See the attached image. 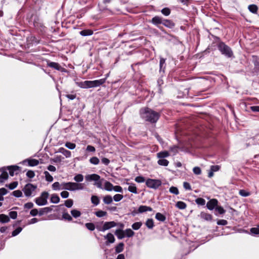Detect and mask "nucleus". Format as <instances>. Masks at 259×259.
Returning a JSON list of instances; mask_svg holds the SVG:
<instances>
[{
	"label": "nucleus",
	"instance_id": "1",
	"mask_svg": "<svg viewBox=\"0 0 259 259\" xmlns=\"http://www.w3.org/2000/svg\"><path fill=\"white\" fill-rule=\"evenodd\" d=\"M141 113L143 118L152 123L156 122L159 117L158 113L149 108L142 109Z\"/></svg>",
	"mask_w": 259,
	"mask_h": 259
},
{
	"label": "nucleus",
	"instance_id": "2",
	"mask_svg": "<svg viewBox=\"0 0 259 259\" xmlns=\"http://www.w3.org/2000/svg\"><path fill=\"white\" fill-rule=\"evenodd\" d=\"M61 189L69 191H75L82 190L83 189L82 184L75 182L62 183L61 184Z\"/></svg>",
	"mask_w": 259,
	"mask_h": 259
},
{
	"label": "nucleus",
	"instance_id": "3",
	"mask_svg": "<svg viewBox=\"0 0 259 259\" xmlns=\"http://www.w3.org/2000/svg\"><path fill=\"white\" fill-rule=\"evenodd\" d=\"M219 50L222 53L228 57H231L233 56V52L230 47L224 43H220L219 46Z\"/></svg>",
	"mask_w": 259,
	"mask_h": 259
},
{
	"label": "nucleus",
	"instance_id": "4",
	"mask_svg": "<svg viewBox=\"0 0 259 259\" xmlns=\"http://www.w3.org/2000/svg\"><path fill=\"white\" fill-rule=\"evenodd\" d=\"M105 82V79H101L93 81L87 80L84 81V84L85 85V88H90L100 86L103 84Z\"/></svg>",
	"mask_w": 259,
	"mask_h": 259
},
{
	"label": "nucleus",
	"instance_id": "5",
	"mask_svg": "<svg viewBox=\"0 0 259 259\" xmlns=\"http://www.w3.org/2000/svg\"><path fill=\"white\" fill-rule=\"evenodd\" d=\"M49 193L47 192H43L41 196L35 199L36 203L38 205H44L47 203V199Z\"/></svg>",
	"mask_w": 259,
	"mask_h": 259
},
{
	"label": "nucleus",
	"instance_id": "6",
	"mask_svg": "<svg viewBox=\"0 0 259 259\" xmlns=\"http://www.w3.org/2000/svg\"><path fill=\"white\" fill-rule=\"evenodd\" d=\"M37 188V186L35 185H33L32 184H26L24 188L23 189V191L24 193V194L27 197H30L32 192L34 191Z\"/></svg>",
	"mask_w": 259,
	"mask_h": 259
},
{
	"label": "nucleus",
	"instance_id": "7",
	"mask_svg": "<svg viewBox=\"0 0 259 259\" xmlns=\"http://www.w3.org/2000/svg\"><path fill=\"white\" fill-rule=\"evenodd\" d=\"M146 184L149 188L157 189L161 185V182L159 180L149 179L147 180Z\"/></svg>",
	"mask_w": 259,
	"mask_h": 259
},
{
	"label": "nucleus",
	"instance_id": "8",
	"mask_svg": "<svg viewBox=\"0 0 259 259\" xmlns=\"http://www.w3.org/2000/svg\"><path fill=\"white\" fill-rule=\"evenodd\" d=\"M116 225L117 224L114 221L105 222L103 226L102 231H105V230L116 226Z\"/></svg>",
	"mask_w": 259,
	"mask_h": 259
},
{
	"label": "nucleus",
	"instance_id": "9",
	"mask_svg": "<svg viewBox=\"0 0 259 259\" xmlns=\"http://www.w3.org/2000/svg\"><path fill=\"white\" fill-rule=\"evenodd\" d=\"M218 201L215 199H212L207 202L206 206L209 210H212L214 207H216L218 205Z\"/></svg>",
	"mask_w": 259,
	"mask_h": 259
},
{
	"label": "nucleus",
	"instance_id": "10",
	"mask_svg": "<svg viewBox=\"0 0 259 259\" xmlns=\"http://www.w3.org/2000/svg\"><path fill=\"white\" fill-rule=\"evenodd\" d=\"M100 177L97 174L89 175L85 176V179L89 181H98L100 180Z\"/></svg>",
	"mask_w": 259,
	"mask_h": 259
},
{
	"label": "nucleus",
	"instance_id": "11",
	"mask_svg": "<svg viewBox=\"0 0 259 259\" xmlns=\"http://www.w3.org/2000/svg\"><path fill=\"white\" fill-rule=\"evenodd\" d=\"M170 155L169 153L166 151H163L157 153V157L159 159H164L165 157H167Z\"/></svg>",
	"mask_w": 259,
	"mask_h": 259
},
{
	"label": "nucleus",
	"instance_id": "12",
	"mask_svg": "<svg viewBox=\"0 0 259 259\" xmlns=\"http://www.w3.org/2000/svg\"><path fill=\"white\" fill-rule=\"evenodd\" d=\"M58 152L62 153L67 158L70 157L71 155L70 151L67 150L62 147L59 149Z\"/></svg>",
	"mask_w": 259,
	"mask_h": 259
},
{
	"label": "nucleus",
	"instance_id": "13",
	"mask_svg": "<svg viewBox=\"0 0 259 259\" xmlns=\"http://www.w3.org/2000/svg\"><path fill=\"white\" fill-rule=\"evenodd\" d=\"M115 234L119 239H122L125 237L124 232L122 230H116L115 232Z\"/></svg>",
	"mask_w": 259,
	"mask_h": 259
},
{
	"label": "nucleus",
	"instance_id": "14",
	"mask_svg": "<svg viewBox=\"0 0 259 259\" xmlns=\"http://www.w3.org/2000/svg\"><path fill=\"white\" fill-rule=\"evenodd\" d=\"M104 238L107 239L108 242L110 243H113L115 241V238L113 235L111 233L107 234L104 236Z\"/></svg>",
	"mask_w": 259,
	"mask_h": 259
},
{
	"label": "nucleus",
	"instance_id": "15",
	"mask_svg": "<svg viewBox=\"0 0 259 259\" xmlns=\"http://www.w3.org/2000/svg\"><path fill=\"white\" fill-rule=\"evenodd\" d=\"M201 218L204 219L206 221H210L212 220V215L210 214L205 213V212H201L200 215Z\"/></svg>",
	"mask_w": 259,
	"mask_h": 259
},
{
	"label": "nucleus",
	"instance_id": "16",
	"mask_svg": "<svg viewBox=\"0 0 259 259\" xmlns=\"http://www.w3.org/2000/svg\"><path fill=\"white\" fill-rule=\"evenodd\" d=\"M152 209L151 207L145 206V205H141L139 207L138 211L139 212L142 213L147 211H152Z\"/></svg>",
	"mask_w": 259,
	"mask_h": 259
},
{
	"label": "nucleus",
	"instance_id": "17",
	"mask_svg": "<svg viewBox=\"0 0 259 259\" xmlns=\"http://www.w3.org/2000/svg\"><path fill=\"white\" fill-rule=\"evenodd\" d=\"M8 168L9 170L10 175L13 176L14 171L19 170V167L17 165H12L8 166Z\"/></svg>",
	"mask_w": 259,
	"mask_h": 259
},
{
	"label": "nucleus",
	"instance_id": "18",
	"mask_svg": "<svg viewBox=\"0 0 259 259\" xmlns=\"http://www.w3.org/2000/svg\"><path fill=\"white\" fill-rule=\"evenodd\" d=\"M113 185L109 182L106 181L104 183V189L108 191H113Z\"/></svg>",
	"mask_w": 259,
	"mask_h": 259
},
{
	"label": "nucleus",
	"instance_id": "19",
	"mask_svg": "<svg viewBox=\"0 0 259 259\" xmlns=\"http://www.w3.org/2000/svg\"><path fill=\"white\" fill-rule=\"evenodd\" d=\"M151 21L155 25L162 24V19L158 16H155L152 18Z\"/></svg>",
	"mask_w": 259,
	"mask_h": 259
},
{
	"label": "nucleus",
	"instance_id": "20",
	"mask_svg": "<svg viewBox=\"0 0 259 259\" xmlns=\"http://www.w3.org/2000/svg\"><path fill=\"white\" fill-rule=\"evenodd\" d=\"M162 24L169 28H172L174 26V23L169 20H162Z\"/></svg>",
	"mask_w": 259,
	"mask_h": 259
},
{
	"label": "nucleus",
	"instance_id": "21",
	"mask_svg": "<svg viewBox=\"0 0 259 259\" xmlns=\"http://www.w3.org/2000/svg\"><path fill=\"white\" fill-rule=\"evenodd\" d=\"M10 221L9 217L4 214H0V222L2 223H8Z\"/></svg>",
	"mask_w": 259,
	"mask_h": 259
},
{
	"label": "nucleus",
	"instance_id": "22",
	"mask_svg": "<svg viewBox=\"0 0 259 259\" xmlns=\"http://www.w3.org/2000/svg\"><path fill=\"white\" fill-rule=\"evenodd\" d=\"M177 207L180 209H184L187 207V204L183 201H178L176 204Z\"/></svg>",
	"mask_w": 259,
	"mask_h": 259
},
{
	"label": "nucleus",
	"instance_id": "23",
	"mask_svg": "<svg viewBox=\"0 0 259 259\" xmlns=\"http://www.w3.org/2000/svg\"><path fill=\"white\" fill-rule=\"evenodd\" d=\"M113 199L110 195H106L103 198V202L105 204H109L112 202Z\"/></svg>",
	"mask_w": 259,
	"mask_h": 259
},
{
	"label": "nucleus",
	"instance_id": "24",
	"mask_svg": "<svg viewBox=\"0 0 259 259\" xmlns=\"http://www.w3.org/2000/svg\"><path fill=\"white\" fill-rule=\"evenodd\" d=\"M93 33V32L92 30L90 29H85L82 30L80 32V35L82 36H88V35H91Z\"/></svg>",
	"mask_w": 259,
	"mask_h": 259
},
{
	"label": "nucleus",
	"instance_id": "25",
	"mask_svg": "<svg viewBox=\"0 0 259 259\" xmlns=\"http://www.w3.org/2000/svg\"><path fill=\"white\" fill-rule=\"evenodd\" d=\"M28 163L29 166H34L39 164V161L37 159H31L28 160Z\"/></svg>",
	"mask_w": 259,
	"mask_h": 259
},
{
	"label": "nucleus",
	"instance_id": "26",
	"mask_svg": "<svg viewBox=\"0 0 259 259\" xmlns=\"http://www.w3.org/2000/svg\"><path fill=\"white\" fill-rule=\"evenodd\" d=\"M48 65L49 67L54 68L57 70H60L61 69L60 65L56 62H49L48 63Z\"/></svg>",
	"mask_w": 259,
	"mask_h": 259
},
{
	"label": "nucleus",
	"instance_id": "27",
	"mask_svg": "<svg viewBox=\"0 0 259 259\" xmlns=\"http://www.w3.org/2000/svg\"><path fill=\"white\" fill-rule=\"evenodd\" d=\"M51 201L53 203H58L60 201V198L57 194H53L51 198Z\"/></svg>",
	"mask_w": 259,
	"mask_h": 259
},
{
	"label": "nucleus",
	"instance_id": "28",
	"mask_svg": "<svg viewBox=\"0 0 259 259\" xmlns=\"http://www.w3.org/2000/svg\"><path fill=\"white\" fill-rule=\"evenodd\" d=\"M123 247H124V244L123 243H119L116 247H115V251L116 253H120L122 252L123 250Z\"/></svg>",
	"mask_w": 259,
	"mask_h": 259
},
{
	"label": "nucleus",
	"instance_id": "29",
	"mask_svg": "<svg viewBox=\"0 0 259 259\" xmlns=\"http://www.w3.org/2000/svg\"><path fill=\"white\" fill-rule=\"evenodd\" d=\"M155 218L157 220H158L159 221H161V222H164L166 219V217L164 215H163L162 213H159V212H158L156 214Z\"/></svg>",
	"mask_w": 259,
	"mask_h": 259
},
{
	"label": "nucleus",
	"instance_id": "30",
	"mask_svg": "<svg viewBox=\"0 0 259 259\" xmlns=\"http://www.w3.org/2000/svg\"><path fill=\"white\" fill-rule=\"evenodd\" d=\"M157 163L159 165H162V166H167L169 162L168 160L165 159H159L158 161H157Z\"/></svg>",
	"mask_w": 259,
	"mask_h": 259
},
{
	"label": "nucleus",
	"instance_id": "31",
	"mask_svg": "<svg viewBox=\"0 0 259 259\" xmlns=\"http://www.w3.org/2000/svg\"><path fill=\"white\" fill-rule=\"evenodd\" d=\"M124 232L125 234V236H126L127 237H131L133 236L135 234L134 232L131 229H126L125 231H124Z\"/></svg>",
	"mask_w": 259,
	"mask_h": 259
},
{
	"label": "nucleus",
	"instance_id": "32",
	"mask_svg": "<svg viewBox=\"0 0 259 259\" xmlns=\"http://www.w3.org/2000/svg\"><path fill=\"white\" fill-rule=\"evenodd\" d=\"M8 178V174L6 171H3L2 174L0 175V182H3L5 180Z\"/></svg>",
	"mask_w": 259,
	"mask_h": 259
},
{
	"label": "nucleus",
	"instance_id": "33",
	"mask_svg": "<svg viewBox=\"0 0 259 259\" xmlns=\"http://www.w3.org/2000/svg\"><path fill=\"white\" fill-rule=\"evenodd\" d=\"M44 174L45 175L46 181L49 182H51L53 181V177L50 174V173L48 171H45L44 172Z\"/></svg>",
	"mask_w": 259,
	"mask_h": 259
},
{
	"label": "nucleus",
	"instance_id": "34",
	"mask_svg": "<svg viewBox=\"0 0 259 259\" xmlns=\"http://www.w3.org/2000/svg\"><path fill=\"white\" fill-rule=\"evenodd\" d=\"M248 9L251 12L256 13L258 8L255 5H250L248 6Z\"/></svg>",
	"mask_w": 259,
	"mask_h": 259
},
{
	"label": "nucleus",
	"instance_id": "35",
	"mask_svg": "<svg viewBox=\"0 0 259 259\" xmlns=\"http://www.w3.org/2000/svg\"><path fill=\"white\" fill-rule=\"evenodd\" d=\"M72 215L74 218H78L80 216L81 213L79 210L73 209L71 211Z\"/></svg>",
	"mask_w": 259,
	"mask_h": 259
},
{
	"label": "nucleus",
	"instance_id": "36",
	"mask_svg": "<svg viewBox=\"0 0 259 259\" xmlns=\"http://www.w3.org/2000/svg\"><path fill=\"white\" fill-rule=\"evenodd\" d=\"M146 226L149 228L152 229L154 226V223L152 219H148L146 222Z\"/></svg>",
	"mask_w": 259,
	"mask_h": 259
},
{
	"label": "nucleus",
	"instance_id": "37",
	"mask_svg": "<svg viewBox=\"0 0 259 259\" xmlns=\"http://www.w3.org/2000/svg\"><path fill=\"white\" fill-rule=\"evenodd\" d=\"M128 190L135 194L137 193V187L135 186V185H132L128 186Z\"/></svg>",
	"mask_w": 259,
	"mask_h": 259
},
{
	"label": "nucleus",
	"instance_id": "38",
	"mask_svg": "<svg viewBox=\"0 0 259 259\" xmlns=\"http://www.w3.org/2000/svg\"><path fill=\"white\" fill-rule=\"evenodd\" d=\"M92 202L96 205H97L100 202L98 197L96 196H92L91 197Z\"/></svg>",
	"mask_w": 259,
	"mask_h": 259
},
{
	"label": "nucleus",
	"instance_id": "39",
	"mask_svg": "<svg viewBox=\"0 0 259 259\" xmlns=\"http://www.w3.org/2000/svg\"><path fill=\"white\" fill-rule=\"evenodd\" d=\"M74 180L77 182H81L83 180V177L81 174H78L74 177Z\"/></svg>",
	"mask_w": 259,
	"mask_h": 259
},
{
	"label": "nucleus",
	"instance_id": "40",
	"mask_svg": "<svg viewBox=\"0 0 259 259\" xmlns=\"http://www.w3.org/2000/svg\"><path fill=\"white\" fill-rule=\"evenodd\" d=\"M61 184H60L59 182H55L54 184H53L52 185V188L53 189V190H60V189H61Z\"/></svg>",
	"mask_w": 259,
	"mask_h": 259
},
{
	"label": "nucleus",
	"instance_id": "41",
	"mask_svg": "<svg viewBox=\"0 0 259 259\" xmlns=\"http://www.w3.org/2000/svg\"><path fill=\"white\" fill-rule=\"evenodd\" d=\"M142 223L141 222H136V223H134L132 227V228L135 230H138L140 228V227H141L142 226Z\"/></svg>",
	"mask_w": 259,
	"mask_h": 259
},
{
	"label": "nucleus",
	"instance_id": "42",
	"mask_svg": "<svg viewBox=\"0 0 259 259\" xmlns=\"http://www.w3.org/2000/svg\"><path fill=\"white\" fill-rule=\"evenodd\" d=\"M95 214L98 217H103L107 215V212L103 210H99L95 212Z\"/></svg>",
	"mask_w": 259,
	"mask_h": 259
},
{
	"label": "nucleus",
	"instance_id": "43",
	"mask_svg": "<svg viewBox=\"0 0 259 259\" xmlns=\"http://www.w3.org/2000/svg\"><path fill=\"white\" fill-rule=\"evenodd\" d=\"M85 227L90 231H93L95 229V225L92 223H88L85 224Z\"/></svg>",
	"mask_w": 259,
	"mask_h": 259
},
{
	"label": "nucleus",
	"instance_id": "44",
	"mask_svg": "<svg viewBox=\"0 0 259 259\" xmlns=\"http://www.w3.org/2000/svg\"><path fill=\"white\" fill-rule=\"evenodd\" d=\"M196 203L198 205H204L205 203V200L202 198H198L195 200Z\"/></svg>",
	"mask_w": 259,
	"mask_h": 259
},
{
	"label": "nucleus",
	"instance_id": "45",
	"mask_svg": "<svg viewBox=\"0 0 259 259\" xmlns=\"http://www.w3.org/2000/svg\"><path fill=\"white\" fill-rule=\"evenodd\" d=\"M90 161L91 163L97 165L99 163V159L96 157H93L90 158Z\"/></svg>",
	"mask_w": 259,
	"mask_h": 259
},
{
	"label": "nucleus",
	"instance_id": "46",
	"mask_svg": "<svg viewBox=\"0 0 259 259\" xmlns=\"http://www.w3.org/2000/svg\"><path fill=\"white\" fill-rule=\"evenodd\" d=\"M123 196L122 195L118 194L115 195L113 196V199L115 201L118 202V201H120L123 198Z\"/></svg>",
	"mask_w": 259,
	"mask_h": 259
},
{
	"label": "nucleus",
	"instance_id": "47",
	"mask_svg": "<svg viewBox=\"0 0 259 259\" xmlns=\"http://www.w3.org/2000/svg\"><path fill=\"white\" fill-rule=\"evenodd\" d=\"M65 146L68 149L72 150L75 148L76 145L72 143L66 142L65 144Z\"/></svg>",
	"mask_w": 259,
	"mask_h": 259
},
{
	"label": "nucleus",
	"instance_id": "48",
	"mask_svg": "<svg viewBox=\"0 0 259 259\" xmlns=\"http://www.w3.org/2000/svg\"><path fill=\"white\" fill-rule=\"evenodd\" d=\"M73 204V201L72 199H68L65 201V205L66 207L70 208L72 207Z\"/></svg>",
	"mask_w": 259,
	"mask_h": 259
},
{
	"label": "nucleus",
	"instance_id": "49",
	"mask_svg": "<svg viewBox=\"0 0 259 259\" xmlns=\"http://www.w3.org/2000/svg\"><path fill=\"white\" fill-rule=\"evenodd\" d=\"M62 217L64 219L67 220L69 221H71L72 220V217L67 212L64 213L62 215Z\"/></svg>",
	"mask_w": 259,
	"mask_h": 259
},
{
	"label": "nucleus",
	"instance_id": "50",
	"mask_svg": "<svg viewBox=\"0 0 259 259\" xmlns=\"http://www.w3.org/2000/svg\"><path fill=\"white\" fill-rule=\"evenodd\" d=\"M169 192L171 193L178 195L179 194V190L177 187H171L169 189Z\"/></svg>",
	"mask_w": 259,
	"mask_h": 259
},
{
	"label": "nucleus",
	"instance_id": "51",
	"mask_svg": "<svg viewBox=\"0 0 259 259\" xmlns=\"http://www.w3.org/2000/svg\"><path fill=\"white\" fill-rule=\"evenodd\" d=\"M239 194L243 197H246L250 195V193L249 192H247L244 190H240L239 192Z\"/></svg>",
	"mask_w": 259,
	"mask_h": 259
},
{
	"label": "nucleus",
	"instance_id": "52",
	"mask_svg": "<svg viewBox=\"0 0 259 259\" xmlns=\"http://www.w3.org/2000/svg\"><path fill=\"white\" fill-rule=\"evenodd\" d=\"M22 230V229L21 227L17 228L16 229H15L14 231H13L12 232V236H15L17 235L18 234H19L21 232Z\"/></svg>",
	"mask_w": 259,
	"mask_h": 259
},
{
	"label": "nucleus",
	"instance_id": "53",
	"mask_svg": "<svg viewBox=\"0 0 259 259\" xmlns=\"http://www.w3.org/2000/svg\"><path fill=\"white\" fill-rule=\"evenodd\" d=\"M13 194L16 197H20L22 196V193L20 190H16L13 191Z\"/></svg>",
	"mask_w": 259,
	"mask_h": 259
},
{
	"label": "nucleus",
	"instance_id": "54",
	"mask_svg": "<svg viewBox=\"0 0 259 259\" xmlns=\"http://www.w3.org/2000/svg\"><path fill=\"white\" fill-rule=\"evenodd\" d=\"M161 13L165 16H168L170 14V11L169 9L165 8L161 10Z\"/></svg>",
	"mask_w": 259,
	"mask_h": 259
},
{
	"label": "nucleus",
	"instance_id": "55",
	"mask_svg": "<svg viewBox=\"0 0 259 259\" xmlns=\"http://www.w3.org/2000/svg\"><path fill=\"white\" fill-rule=\"evenodd\" d=\"M193 171L195 174L197 175H200L201 173V170L200 168L197 166L194 167Z\"/></svg>",
	"mask_w": 259,
	"mask_h": 259
},
{
	"label": "nucleus",
	"instance_id": "56",
	"mask_svg": "<svg viewBox=\"0 0 259 259\" xmlns=\"http://www.w3.org/2000/svg\"><path fill=\"white\" fill-rule=\"evenodd\" d=\"M250 232L255 235L259 234V228L257 227L252 228L250 229Z\"/></svg>",
	"mask_w": 259,
	"mask_h": 259
},
{
	"label": "nucleus",
	"instance_id": "57",
	"mask_svg": "<svg viewBox=\"0 0 259 259\" xmlns=\"http://www.w3.org/2000/svg\"><path fill=\"white\" fill-rule=\"evenodd\" d=\"M113 191L118 192H122V188L120 186H113Z\"/></svg>",
	"mask_w": 259,
	"mask_h": 259
},
{
	"label": "nucleus",
	"instance_id": "58",
	"mask_svg": "<svg viewBox=\"0 0 259 259\" xmlns=\"http://www.w3.org/2000/svg\"><path fill=\"white\" fill-rule=\"evenodd\" d=\"M9 215L12 219H15L17 217V212L15 211H11L9 213Z\"/></svg>",
	"mask_w": 259,
	"mask_h": 259
},
{
	"label": "nucleus",
	"instance_id": "59",
	"mask_svg": "<svg viewBox=\"0 0 259 259\" xmlns=\"http://www.w3.org/2000/svg\"><path fill=\"white\" fill-rule=\"evenodd\" d=\"M215 210H217L219 213L220 214H223L225 212V210L224 209V208L221 206H217L215 207Z\"/></svg>",
	"mask_w": 259,
	"mask_h": 259
},
{
	"label": "nucleus",
	"instance_id": "60",
	"mask_svg": "<svg viewBox=\"0 0 259 259\" xmlns=\"http://www.w3.org/2000/svg\"><path fill=\"white\" fill-rule=\"evenodd\" d=\"M26 176L29 178H32L34 177L35 174L32 170H28L26 173Z\"/></svg>",
	"mask_w": 259,
	"mask_h": 259
},
{
	"label": "nucleus",
	"instance_id": "61",
	"mask_svg": "<svg viewBox=\"0 0 259 259\" xmlns=\"http://www.w3.org/2000/svg\"><path fill=\"white\" fill-rule=\"evenodd\" d=\"M135 181L138 183H143L145 181V179L143 177L139 176L136 178Z\"/></svg>",
	"mask_w": 259,
	"mask_h": 259
},
{
	"label": "nucleus",
	"instance_id": "62",
	"mask_svg": "<svg viewBox=\"0 0 259 259\" xmlns=\"http://www.w3.org/2000/svg\"><path fill=\"white\" fill-rule=\"evenodd\" d=\"M49 208V207H45L43 209H40L39 211H38V214L39 215H42V214H44V213L46 212H47L48 211Z\"/></svg>",
	"mask_w": 259,
	"mask_h": 259
},
{
	"label": "nucleus",
	"instance_id": "63",
	"mask_svg": "<svg viewBox=\"0 0 259 259\" xmlns=\"http://www.w3.org/2000/svg\"><path fill=\"white\" fill-rule=\"evenodd\" d=\"M17 185L18 183L17 182H13L9 184V188L11 190L14 189L17 186Z\"/></svg>",
	"mask_w": 259,
	"mask_h": 259
},
{
	"label": "nucleus",
	"instance_id": "64",
	"mask_svg": "<svg viewBox=\"0 0 259 259\" xmlns=\"http://www.w3.org/2000/svg\"><path fill=\"white\" fill-rule=\"evenodd\" d=\"M220 166L219 165H212L210 167V169L212 171L215 172L218 171L220 169Z\"/></svg>",
	"mask_w": 259,
	"mask_h": 259
}]
</instances>
